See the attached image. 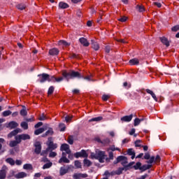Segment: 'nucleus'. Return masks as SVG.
Here are the masks:
<instances>
[{"label":"nucleus","mask_w":179,"mask_h":179,"mask_svg":"<svg viewBox=\"0 0 179 179\" xmlns=\"http://www.w3.org/2000/svg\"><path fill=\"white\" fill-rule=\"evenodd\" d=\"M62 76L64 79H66L67 81L69 80V79H74V78H78V79H85V80H88L90 82V80H93V75H90L84 77L83 76L80 75L79 72L75 71H71L69 72H67L66 71H63L62 73Z\"/></svg>","instance_id":"nucleus-1"},{"label":"nucleus","mask_w":179,"mask_h":179,"mask_svg":"<svg viewBox=\"0 0 179 179\" xmlns=\"http://www.w3.org/2000/svg\"><path fill=\"white\" fill-rule=\"evenodd\" d=\"M38 76H39V82L41 83H44V82H62V80H64V77H59V78H56L55 76H50V75L47 74V73H43L41 75H38Z\"/></svg>","instance_id":"nucleus-2"},{"label":"nucleus","mask_w":179,"mask_h":179,"mask_svg":"<svg viewBox=\"0 0 179 179\" xmlns=\"http://www.w3.org/2000/svg\"><path fill=\"white\" fill-rule=\"evenodd\" d=\"M91 157L92 159L99 160L100 163H104V160H106V152L96 150L95 154H91Z\"/></svg>","instance_id":"nucleus-3"},{"label":"nucleus","mask_w":179,"mask_h":179,"mask_svg":"<svg viewBox=\"0 0 179 179\" xmlns=\"http://www.w3.org/2000/svg\"><path fill=\"white\" fill-rule=\"evenodd\" d=\"M8 166L3 165L0 170V179L6 178V174H8Z\"/></svg>","instance_id":"nucleus-4"},{"label":"nucleus","mask_w":179,"mask_h":179,"mask_svg":"<svg viewBox=\"0 0 179 179\" xmlns=\"http://www.w3.org/2000/svg\"><path fill=\"white\" fill-rule=\"evenodd\" d=\"M60 150L64 152L66 155H71V149H69V145L64 143L61 145Z\"/></svg>","instance_id":"nucleus-5"},{"label":"nucleus","mask_w":179,"mask_h":179,"mask_svg":"<svg viewBox=\"0 0 179 179\" xmlns=\"http://www.w3.org/2000/svg\"><path fill=\"white\" fill-rule=\"evenodd\" d=\"M57 148H58V145H57V143H54V142L51 141V139H48V148L47 150H55V149H57Z\"/></svg>","instance_id":"nucleus-6"},{"label":"nucleus","mask_w":179,"mask_h":179,"mask_svg":"<svg viewBox=\"0 0 179 179\" xmlns=\"http://www.w3.org/2000/svg\"><path fill=\"white\" fill-rule=\"evenodd\" d=\"M117 163H120V162H122V165L124 166V167H126L128 164V158L127 157L124 156H119L117 158Z\"/></svg>","instance_id":"nucleus-7"},{"label":"nucleus","mask_w":179,"mask_h":179,"mask_svg":"<svg viewBox=\"0 0 179 179\" xmlns=\"http://www.w3.org/2000/svg\"><path fill=\"white\" fill-rule=\"evenodd\" d=\"M73 179L87 178V174L86 173H74L73 175Z\"/></svg>","instance_id":"nucleus-8"},{"label":"nucleus","mask_w":179,"mask_h":179,"mask_svg":"<svg viewBox=\"0 0 179 179\" xmlns=\"http://www.w3.org/2000/svg\"><path fill=\"white\" fill-rule=\"evenodd\" d=\"M35 146V153H36V155H40V153H41V144L40 143V142L37 141L34 144Z\"/></svg>","instance_id":"nucleus-9"},{"label":"nucleus","mask_w":179,"mask_h":179,"mask_svg":"<svg viewBox=\"0 0 179 179\" xmlns=\"http://www.w3.org/2000/svg\"><path fill=\"white\" fill-rule=\"evenodd\" d=\"M19 127V124L15 121H11L6 124V128H10V129H14V128H17Z\"/></svg>","instance_id":"nucleus-10"},{"label":"nucleus","mask_w":179,"mask_h":179,"mask_svg":"<svg viewBox=\"0 0 179 179\" xmlns=\"http://www.w3.org/2000/svg\"><path fill=\"white\" fill-rule=\"evenodd\" d=\"M17 138L18 139V142H22V141H26L27 139H30V136H29V134H21L19 136H17Z\"/></svg>","instance_id":"nucleus-11"},{"label":"nucleus","mask_w":179,"mask_h":179,"mask_svg":"<svg viewBox=\"0 0 179 179\" xmlns=\"http://www.w3.org/2000/svg\"><path fill=\"white\" fill-rule=\"evenodd\" d=\"M160 41L164 44V45H166V47H170V41H169V39L166 38L165 36H162L159 38Z\"/></svg>","instance_id":"nucleus-12"},{"label":"nucleus","mask_w":179,"mask_h":179,"mask_svg":"<svg viewBox=\"0 0 179 179\" xmlns=\"http://www.w3.org/2000/svg\"><path fill=\"white\" fill-rule=\"evenodd\" d=\"M59 163H69V159L66 158V154L64 152H62V157L59 160Z\"/></svg>","instance_id":"nucleus-13"},{"label":"nucleus","mask_w":179,"mask_h":179,"mask_svg":"<svg viewBox=\"0 0 179 179\" xmlns=\"http://www.w3.org/2000/svg\"><path fill=\"white\" fill-rule=\"evenodd\" d=\"M79 41L80 44H82L84 47H89V45H90V43H89V41H87V39H86V38H80L79 39Z\"/></svg>","instance_id":"nucleus-14"},{"label":"nucleus","mask_w":179,"mask_h":179,"mask_svg":"<svg viewBox=\"0 0 179 179\" xmlns=\"http://www.w3.org/2000/svg\"><path fill=\"white\" fill-rule=\"evenodd\" d=\"M133 117H134L133 115H126L121 117V121H123L124 122H130V121H132Z\"/></svg>","instance_id":"nucleus-15"},{"label":"nucleus","mask_w":179,"mask_h":179,"mask_svg":"<svg viewBox=\"0 0 179 179\" xmlns=\"http://www.w3.org/2000/svg\"><path fill=\"white\" fill-rule=\"evenodd\" d=\"M18 143H20V142H19V139L17 138V136H15V141H12L10 142L9 143V146H10V148H15V146H17Z\"/></svg>","instance_id":"nucleus-16"},{"label":"nucleus","mask_w":179,"mask_h":179,"mask_svg":"<svg viewBox=\"0 0 179 179\" xmlns=\"http://www.w3.org/2000/svg\"><path fill=\"white\" fill-rule=\"evenodd\" d=\"M26 177H27L26 172H20L15 175V178L17 179L24 178Z\"/></svg>","instance_id":"nucleus-17"},{"label":"nucleus","mask_w":179,"mask_h":179,"mask_svg":"<svg viewBox=\"0 0 179 179\" xmlns=\"http://www.w3.org/2000/svg\"><path fill=\"white\" fill-rule=\"evenodd\" d=\"M145 92L148 94H150V96H152V97L155 100V101H157V96H156V94H155V92H153V91H152L149 89H147V90H145Z\"/></svg>","instance_id":"nucleus-18"},{"label":"nucleus","mask_w":179,"mask_h":179,"mask_svg":"<svg viewBox=\"0 0 179 179\" xmlns=\"http://www.w3.org/2000/svg\"><path fill=\"white\" fill-rule=\"evenodd\" d=\"M49 54H50V55H53V56L54 55H58V54H59V50L54 48L50 49L49 50Z\"/></svg>","instance_id":"nucleus-19"},{"label":"nucleus","mask_w":179,"mask_h":179,"mask_svg":"<svg viewBox=\"0 0 179 179\" xmlns=\"http://www.w3.org/2000/svg\"><path fill=\"white\" fill-rule=\"evenodd\" d=\"M129 65H139V59L137 58L131 59L129 61Z\"/></svg>","instance_id":"nucleus-20"},{"label":"nucleus","mask_w":179,"mask_h":179,"mask_svg":"<svg viewBox=\"0 0 179 179\" xmlns=\"http://www.w3.org/2000/svg\"><path fill=\"white\" fill-rule=\"evenodd\" d=\"M127 155H129V156H131L132 160L135 159V151L134 150V149L129 148L127 150Z\"/></svg>","instance_id":"nucleus-21"},{"label":"nucleus","mask_w":179,"mask_h":179,"mask_svg":"<svg viewBox=\"0 0 179 179\" xmlns=\"http://www.w3.org/2000/svg\"><path fill=\"white\" fill-rule=\"evenodd\" d=\"M59 8L60 9H66L67 8H69V5H68V3H65V2H59Z\"/></svg>","instance_id":"nucleus-22"},{"label":"nucleus","mask_w":179,"mask_h":179,"mask_svg":"<svg viewBox=\"0 0 179 179\" xmlns=\"http://www.w3.org/2000/svg\"><path fill=\"white\" fill-rule=\"evenodd\" d=\"M68 173V169H66L64 166H62L59 170V174L60 176H65Z\"/></svg>","instance_id":"nucleus-23"},{"label":"nucleus","mask_w":179,"mask_h":179,"mask_svg":"<svg viewBox=\"0 0 179 179\" xmlns=\"http://www.w3.org/2000/svg\"><path fill=\"white\" fill-rule=\"evenodd\" d=\"M122 171H124V168H119L116 171L112 172L111 176H114L115 174L120 176V174H122Z\"/></svg>","instance_id":"nucleus-24"},{"label":"nucleus","mask_w":179,"mask_h":179,"mask_svg":"<svg viewBox=\"0 0 179 179\" xmlns=\"http://www.w3.org/2000/svg\"><path fill=\"white\" fill-rule=\"evenodd\" d=\"M151 167L152 164H145L143 165L141 168H140V170H141V171H145V170H149Z\"/></svg>","instance_id":"nucleus-25"},{"label":"nucleus","mask_w":179,"mask_h":179,"mask_svg":"<svg viewBox=\"0 0 179 179\" xmlns=\"http://www.w3.org/2000/svg\"><path fill=\"white\" fill-rule=\"evenodd\" d=\"M101 120H103V117L99 116L97 117L92 118L91 120H89V122H99L101 121Z\"/></svg>","instance_id":"nucleus-26"},{"label":"nucleus","mask_w":179,"mask_h":179,"mask_svg":"<svg viewBox=\"0 0 179 179\" xmlns=\"http://www.w3.org/2000/svg\"><path fill=\"white\" fill-rule=\"evenodd\" d=\"M24 170H33V165L31 164H25L23 166Z\"/></svg>","instance_id":"nucleus-27"},{"label":"nucleus","mask_w":179,"mask_h":179,"mask_svg":"<svg viewBox=\"0 0 179 179\" xmlns=\"http://www.w3.org/2000/svg\"><path fill=\"white\" fill-rule=\"evenodd\" d=\"M17 134H19V129H15V130L11 131V132L8 135V138H12V136H15V135H17Z\"/></svg>","instance_id":"nucleus-28"},{"label":"nucleus","mask_w":179,"mask_h":179,"mask_svg":"<svg viewBox=\"0 0 179 179\" xmlns=\"http://www.w3.org/2000/svg\"><path fill=\"white\" fill-rule=\"evenodd\" d=\"M45 131V129L44 128L41 127V128H39V129L35 130L34 134L40 135V134H43V132H44Z\"/></svg>","instance_id":"nucleus-29"},{"label":"nucleus","mask_w":179,"mask_h":179,"mask_svg":"<svg viewBox=\"0 0 179 179\" xmlns=\"http://www.w3.org/2000/svg\"><path fill=\"white\" fill-rule=\"evenodd\" d=\"M92 48L95 50V51L99 50V48H100V46L99 45V43L96 42H92Z\"/></svg>","instance_id":"nucleus-30"},{"label":"nucleus","mask_w":179,"mask_h":179,"mask_svg":"<svg viewBox=\"0 0 179 179\" xmlns=\"http://www.w3.org/2000/svg\"><path fill=\"white\" fill-rule=\"evenodd\" d=\"M52 166V162H49L43 165V169L45 170L46 169H50Z\"/></svg>","instance_id":"nucleus-31"},{"label":"nucleus","mask_w":179,"mask_h":179,"mask_svg":"<svg viewBox=\"0 0 179 179\" xmlns=\"http://www.w3.org/2000/svg\"><path fill=\"white\" fill-rule=\"evenodd\" d=\"M6 162V163H8V164H10V166H15V160L12 158H7Z\"/></svg>","instance_id":"nucleus-32"},{"label":"nucleus","mask_w":179,"mask_h":179,"mask_svg":"<svg viewBox=\"0 0 179 179\" xmlns=\"http://www.w3.org/2000/svg\"><path fill=\"white\" fill-rule=\"evenodd\" d=\"M84 166L86 167H90V166H92V162L87 159H84Z\"/></svg>","instance_id":"nucleus-33"},{"label":"nucleus","mask_w":179,"mask_h":179,"mask_svg":"<svg viewBox=\"0 0 179 179\" xmlns=\"http://www.w3.org/2000/svg\"><path fill=\"white\" fill-rule=\"evenodd\" d=\"M143 121V119L136 118L134 120V127H138L141 124V122Z\"/></svg>","instance_id":"nucleus-34"},{"label":"nucleus","mask_w":179,"mask_h":179,"mask_svg":"<svg viewBox=\"0 0 179 179\" xmlns=\"http://www.w3.org/2000/svg\"><path fill=\"white\" fill-rule=\"evenodd\" d=\"M142 167V164L141 162H137L136 165L134 166L135 170H141Z\"/></svg>","instance_id":"nucleus-35"},{"label":"nucleus","mask_w":179,"mask_h":179,"mask_svg":"<svg viewBox=\"0 0 179 179\" xmlns=\"http://www.w3.org/2000/svg\"><path fill=\"white\" fill-rule=\"evenodd\" d=\"M21 127L23 128V129H28L29 124L26 122H21Z\"/></svg>","instance_id":"nucleus-36"},{"label":"nucleus","mask_w":179,"mask_h":179,"mask_svg":"<svg viewBox=\"0 0 179 179\" xmlns=\"http://www.w3.org/2000/svg\"><path fill=\"white\" fill-rule=\"evenodd\" d=\"M10 114H12V111L10 110H5L2 113L3 117H8Z\"/></svg>","instance_id":"nucleus-37"},{"label":"nucleus","mask_w":179,"mask_h":179,"mask_svg":"<svg viewBox=\"0 0 179 179\" xmlns=\"http://www.w3.org/2000/svg\"><path fill=\"white\" fill-rule=\"evenodd\" d=\"M38 120L39 121H45V120H47V116H45L44 113H42L41 115H40Z\"/></svg>","instance_id":"nucleus-38"},{"label":"nucleus","mask_w":179,"mask_h":179,"mask_svg":"<svg viewBox=\"0 0 179 179\" xmlns=\"http://www.w3.org/2000/svg\"><path fill=\"white\" fill-rule=\"evenodd\" d=\"M136 9L139 10V12H145V7L143 6H136Z\"/></svg>","instance_id":"nucleus-39"},{"label":"nucleus","mask_w":179,"mask_h":179,"mask_svg":"<svg viewBox=\"0 0 179 179\" xmlns=\"http://www.w3.org/2000/svg\"><path fill=\"white\" fill-rule=\"evenodd\" d=\"M68 143L69 145H73V136H69L68 138Z\"/></svg>","instance_id":"nucleus-40"},{"label":"nucleus","mask_w":179,"mask_h":179,"mask_svg":"<svg viewBox=\"0 0 179 179\" xmlns=\"http://www.w3.org/2000/svg\"><path fill=\"white\" fill-rule=\"evenodd\" d=\"M17 8L20 10H23V9H26V6H24V4H18V5H17Z\"/></svg>","instance_id":"nucleus-41"},{"label":"nucleus","mask_w":179,"mask_h":179,"mask_svg":"<svg viewBox=\"0 0 179 179\" xmlns=\"http://www.w3.org/2000/svg\"><path fill=\"white\" fill-rule=\"evenodd\" d=\"M59 45H64L65 47L69 45V43H66L65 41H59Z\"/></svg>","instance_id":"nucleus-42"},{"label":"nucleus","mask_w":179,"mask_h":179,"mask_svg":"<svg viewBox=\"0 0 179 179\" xmlns=\"http://www.w3.org/2000/svg\"><path fill=\"white\" fill-rule=\"evenodd\" d=\"M74 164L77 169H80L82 167V164L79 161H75Z\"/></svg>","instance_id":"nucleus-43"},{"label":"nucleus","mask_w":179,"mask_h":179,"mask_svg":"<svg viewBox=\"0 0 179 179\" xmlns=\"http://www.w3.org/2000/svg\"><path fill=\"white\" fill-rule=\"evenodd\" d=\"M82 157H87V152L85 150H82L80 152Z\"/></svg>","instance_id":"nucleus-44"},{"label":"nucleus","mask_w":179,"mask_h":179,"mask_svg":"<svg viewBox=\"0 0 179 179\" xmlns=\"http://www.w3.org/2000/svg\"><path fill=\"white\" fill-rule=\"evenodd\" d=\"M108 150H112V152H114L115 150H118L120 152V148H115V146L112 145L109 149H108Z\"/></svg>","instance_id":"nucleus-45"},{"label":"nucleus","mask_w":179,"mask_h":179,"mask_svg":"<svg viewBox=\"0 0 179 179\" xmlns=\"http://www.w3.org/2000/svg\"><path fill=\"white\" fill-rule=\"evenodd\" d=\"M20 115H22V117H25V115H27V111L26 109H22L20 110Z\"/></svg>","instance_id":"nucleus-46"},{"label":"nucleus","mask_w":179,"mask_h":179,"mask_svg":"<svg viewBox=\"0 0 179 179\" xmlns=\"http://www.w3.org/2000/svg\"><path fill=\"white\" fill-rule=\"evenodd\" d=\"M52 93H54V87L51 86L48 89V94H52Z\"/></svg>","instance_id":"nucleus-47"},{"label":"nucleus","mask_w":179,"mask_h":179,"mask_svg":"<svg viewBox=\"0 0 179 179\" xmlns=\"http://www.w3.org/2000/svg\"><path fill=\"white\" fill-rule=\"evenodd\" d=\"M59 128H60V131H65V124L64 123H60L59 125Z\"/></svg>","instance_id":"nucleus-48"},{"label":"nucleus","mask_w":179,"mask_h":179,"mask_svg":"<svg viewBox=\"0 0 179 179\" xmlns=\"http://www.w3.org/2000/svg\"><path fill=\"white\" fill-rule=\"evenodd\" d=\"M110 99V95H103L102 96V100H103V101H107V100H108Z\"/></svg>","instance_id":"nucleus-49"},{"label":"nucleus","mask_w":179,"mask_h":179,"mask_svg":"<svg viewBox=\"0 0 179 179\" xmlns=\"http://www.w3.org/2000/svg\"><path fill=\"white\" fill-rule=\"evenodd\" d=\"M148 164H152V163H155V157H151L150 158V160L147 162Z\"/></svg>","instance_id":"nucleus-50"},{"label":"nucleus","mask_w":179,"mask_h":179,"mask_svg":"<svg viewBox=\"0 0 179 179\" xmlns=\"http://www.w3.org/2000/svg\"><path fill=\"white\" fill-rule=\"evenodd\" d=\"M52 134H54L52 129H49L48 131L45 132V136H47V135H52Z\"/></svg>","instance_id":"nucleus-51"},{"label":"nucleus","mask_w":179,"mask_h":179,"mask_svg":"<svg viewBox=\"0 0 179 179\" xmlns=\"http://www.w3.org/2000/svg\"><path fill=\"white\" fill-rule=\"evenodd\" d=\"M179 30V25H176L171 28L172 31H178Z\"/></svg>","instance_id":"nucleus-52"},{"label":"nucleus","mask_w":179,"mask_h":179,"mask_svg":"<svg viewBox=\"0 0 179 179\" xmlns=\"http://www.w3.org/2000/svg\"><path fill=\"white\" fill-rule=\"evenodd\" d=\"M55 156H57V152L50 151V152L49 154V157H55Z\"/></svg>","instance_id":"nucleus-53"},{"label":"nucleus","mask_w":179,"mask_h":179,"mask_svg":"<svg viewBox=\"0 0 179 179\" xmlns=\"http://www.w3.org/2000/svg\"><path fill=\"white\" fill-rule=\"evenodd\" d=\"M127 19L128 18L127 17H122L120 19H118V20L119 22H127Z\"/></svg>","instance_id":"nucleus-54"},{"label":"nucleus","mask_w":179,"mask_h":179,"mask_svg":"<svg viewBox=\"0 0 179 179\" xmlns=\"http://www.w3.org/2000/svg\"><path fill=\"white\" fill-rule=\"evenodd\" d=\"M144 159H145V160H149L150 159V154H149V152L145 153Z\"/></svg>","instance_id":"nucleus-55"},{"label":"nucleus","mask_w":179,"mask_h":179,"mask_svg":"<svg viewBox=\"0 0 179 179\" xmlns=\"http://www.w3.org/2000/svg\"><path fill=\"white\" fill-rule=\"evenodd\" d=\"M155 163H160V156L157 155L155 158Z\"/></svg>","instance_id":"nucleus-56"},{"label":"nucleus","mask_w":179,"mask_h":179,"mask_svg":"<svg viewBox=\"0 0 179 179\" xmlns=\"http://www.w3.org/2000/svg\"><path fill=\"white\" fill-rule=\"evenodd\" d=\"M72 118H73V116H69V115H68V116H66V117H65V121H66V122H69V121H71V120H72Z\"/></svg>","instance_id":"nucleus-57"},{"label":"nucleus","mask_w":179,"mask_h":179,"mask_svg":"<svg viewBox=\"0 0 179 179\" xmlns=\"http://www.w3.org/2000/svg\"><path fill=\"white\" fill-rule=\"evenodd\" d=\"M22 160H19V159H17L15 162V164L17 165V166H22Z\"/></svg>","instance_id":"nucleus-58"},{"label":"nucleus","mask_w":179,"mask_h":179,"mask_svg":"<svg viewBox=\"0 0 179 179\" xmlns=\"http://www.w3.org/2000/svg\"><path fill=\"white\" fill-rule=\"evenodd\" d=\"M74 156L76 157V159H78V157H82V155H81L80 152H76V153L74 154Z\"/></svg>","instance_id":"nucleus-59"},{"label":"nucleus","mask_w":179,"mask_h":179,"mask_svg":"<svg viewBox=\"0 0 179 179\" xmlns=\"http://www.w3.org/2000/svg\"><path fill=\"white\" fill-rule=\"evenodd\" d=\"M41 126H43V122H38L36 124H35V128H40Z\"/></svg>","instance_id":"nucleus-60"},{"label":"nucleus","mask_w":179,"mask_h":179,"mask_svg":"<svg viewBox=\"0 0 179 179\" xmlns=\"http://www.w3.org/2000/svg\"><path fill=\"white\" fill-rule=\"evenodd\" d=\"M124 87H127V89H129L131 87V84H128V83L125 82L123 84Z\"/></svg>","instance_id":"nucleus-61"},{"label":"nucleus","mask_w":179,"mask_h":179,"mask_svg":"<svg viewBox=\"0 0 179 179\" xmlns=\"http://www.w3.org/2000/svg\"><path fill=\"white\" fill-rule=\"evenodd\" d=\"M109 159H110V160H113V159H114V154L113 153V152H109Z\"/></svg>","instance_id":"nucleus-62"},{"label":"nucleus","mask_w":179,"mask_h":179,"mask_svg":"<svg viewBox=\"0 0 179 179\" xmlns=\"http://www.w3.org/2000/svg\"><path fill=\"white\" fill-rule=\"evenodd\" d=\"M157 8H162V3H157V2H154L153 3Z\"/></svg>","instance_id":"nucleus-63"},{"label":"nucleus","mask_w":179,"mask_h":179,"mask_svg":"<svg viewBox=\"0 0 179 179\" xmlns=\"http://www.w3.org/2000/svg\"><path fill=\"white\" fill-rule=\"evenodd\" d=\"M135 129H131V131H129V135H134L135 134Z\"/></svg>","instance_id":"nucleus-64"}]
</instances>
